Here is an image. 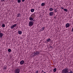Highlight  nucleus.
I'll list each match as a JSON object with an SVG mask.
<instances>
[{
    "label": "nucleus",
    "mask_w": 73,
    "mask_h": 73,
    "mask_svg": "<svg viewBox=\"0 0 73 73\" xmlns=\"http://www.w3.org/2000/svg\"><path fill=\"white\" fill-rule=\"evenodd\" d=\"M54 9L55 13H56V12H57L58 10H57V8H56L55 9Z\"/></svg>",
    "instance_id": "nucleus-17"
},
{
    "label": "nucleus",
    "mask_w": 73,
    "mask_h": 73,
    "mask_svg": "<svg viewBox=\"0 0 73 73\" xmlns=\"http://www.w3.org/2000/svg\"><path fill=\"white\" fill-rule=\"evenodd\" d=\"M25 0H22V2H24L25 1Z\"/></svg>",
    "instance_id": "nucleus-28"
},
{
    "label": "nucleus",
    "mask_w": 73,
    "mask_h": 73,
    "mask_svg": "<svg viewBox=\"0 0 73 73\" xmlns=\"http://www.w3.org/2000/svg\"><path fill=\"white\" fill-rule=\"evenodd\" d=\"M43 70H42V72H43Z\"/></svg>",
    "instance_id": "nucleus-37"
},
{
    "label": "nucleus",
    "mask_w": 73,
    "mask_h": 73,
    "mask_svg": "<svg viewBox=\"0 0 73 73\" xmlns=\"http://www.w3.org/2000/svg\"><path fill=\"white\" fill-rule=\"evenodd\" d=\"M70 73H73V71H72L71 72H69Z\"/></svg>",
    "instance_id": "nucleus-31"
},
{
    "label": "nucleus",
    "mask_w": 73,
    "mask_h": 73,
    "mask_svg": "<svg viewBox=\"0 0 73 73\" xmlns=\"http://www.w3.org/2000/svg\"><path fill=\"white\" fill-rule=\"evenodd\" d=\"M49 16H53V15H54V12H50L49 13Z\"/></svg>",
    "instance_id": "nucleus-4"
},
{
    "label": "nucleus",
    "mask_w": 73,
    "mask_h": 73,
    "mask_svg": "<svg viewBox=\"0 0 73 73\" xmlns=\"http://www.w3.org/2000/svg\"><path fill=\"white\" fill-rule=\"evenodd\" d=\"M54 18L55 19H56V17H54Z\"/></svg>",
    "instance_id": "nucleus-34"
},
{
    "label": "nucleus",
    "mask_w": 73,
    "mask_h": 73,
    "mask_svg": "<svg viewBox=\"0 0 73 73\" xmlns=\"http://www.w3.org/2000/svg\"><path fill=\"white\" fill-rule=\"evenodd\" d=\"M17 17H19L21 16V14H20L17 13Z\"/></svg>",
    "instance_id": "nucleus-11"
},
{
    "label": "nucleus",
    "mask_w": 73,
    "mask_h": 73,
    "mask_svg": "<svg viewBox=\"0 0 73 73\" xmlns=\"http://www.w3.org/2000/svg\"><path fill=\"white\" fill-rule=\"evenodd\" d=\"M2 27H5V24H3L2 25Z\"/></svg>",
    "instance_id": "nucleus-22"
},
{
    "label": "nucleus",
    "mask_w": 73,
    "mask_h": 73,
    "mask_svg": "<svg viewBox=\"0 0 73 73\" xmlns=\"http://www.w3.org/2000/svg\"><path fill=\"white\" fill-rule=\"evenodd\" d=\"M62 73H68L69 72V69L68 68H65L62 71Z\"/></svg>",
    "instance_id": "nucleus-1"
},
{
    "label": "nucleus",
    "mask_w": 73,
    "mask_h": 73,
    "mask_svg": "<svg viewBox=\"0 0 73 73\" xmlns=\"http://www.w3.org/2000/svg\"><path fill=\"white\" fill-rule=\"evenodd\" d=\"M36 73H38V71H36Z\"/></svg>",
    "instance_id": "nucleus-30"
},
{
    "label": "nucleus",
    "mask_w": 73,
    "mask_h": 73,
    "mask_svg": "<svg viewBox=\"0 0 73 73\" xmlns=\"http://www.w3.org/2000/svg\"><path fill=\"white\" fill-rule=\"evenodd\" d=\"M32 56H33V57H35V56H36V54L35 52L33 53L32 54Z\"/></svg>",
    "instance_id": "nucleus-12"
},
{
    "label": "nucleus",
    "mask_w": 73,
    "mask_h": 73,
    "mask_svg": "<svg viewBox=\"0 0 73 73\" xmlns=\"http://www.w3.org/2000/svg\"><path fill=\"white\" fill-rule=\"evenodd\" d=\"M56 70H57V68H54L53 69V72H56Z\"/></svg>",
    "instance_id": "nucleus-16"
},
{
    "label": "nucleus",
    "mask_w": 73,
    "mask_h": 73,
    "mask_svg": "<svg viewBox=\"0 0 73 73\" xmlns=\"http://www.w3.org/2000/svg\"><path fill=\"white\" fill-rule=\"evenodd\" d=\"M70 27V25H69V23H67L66 25V28H68V27Z\"/></svg>",
    "instance_id": "nucleus-6"
},
{
    "label": "nucleus",
    "mask_w": 73,
    "mask_h": 73,
    "mask_svg": "<svg viewBox=\"0 0 73 73\" xmlns=\"http://www.w3.org/2000/svg\"><path fill=\"white\" fill-rule=\"evenodd\" d=\"M50 48H51V49H53V47L52 46H50Z\"/></svg>",
    "instance_id": "nucleus-29"
},
{
    "label": "nucleus",
    "mask_w": 73,
    "mask_h": 73,
    "mask_svg": "<svg viewBox=\"0 0 73 73\" xmlns=\"http://www.w3.org/2000/svg\"><path fill=\"white\" fill-rule=\"evenodd\" d=\"M31 16L33 19H34L35 17V14H33L31 15Z\"/></svg>",
    "instance_id": "nucleus-5"
},
{
    "label": "nucleus",
    "mask_w": 73,
    "mask_h": 73,
    "mask_svg": "<svg viewBox=\"0 0 73 73\" xmlns=\"http://www.w3.org/2000/svg\"><path fill=\"white\" fill-rule=\"evenodd\" d=\"M35 19H34L33 20V21H32L33 22H35Z\"/></svg>",
    "instance_id": "nucleus-27"
},
{
    "label": "nucleus",
    "mask_w": 73,
    "mask_h": 73,
    "mask_svg": "<svg viewBox=\"0 0 73 73\" xmlns=\"http://www.w3.org/2000/svg\"><path fill=\"white\" fill-rule=\"evenodd\" d=\"M50 11H53V9L52 8H50L49 9Z\"/></svg>",
    "instance_id": "nucleus-14"
},
{
    "label": "nucleus",
    "mask_w": 73,
    "mask_h": 73,
    "mask_svg": "<svg viewBox=\"0 0 73 73\" xmlns=\"http://www.w3.org/2000/svg\"><path fill=\"white\" fill-rule=\"evenodd\" d=\"M6 67H5V69H6Z\"/></svg>",
    "instance_id": "nucleus-36"
},
{
    "label": "nucleus",
    "mask_w": 73,
    "mask_h": 73,
    "mask_svg": "<svg viewBox=\"0 0 73 73\" xmlns=\"http://www.w3.org/2000/svg\"><path fill=\"white\" fill-rule=\"evenodd\" d=\"M1 1H2L3 2V1H5V0H2Z\"/></svg>",
    "instance_id": "nucleus-33"
},
{
    "label": "nucleus",
    "mask_w": 73,
    "mask_h": 73,
    "mask_svg": "<svg viewBox=\"0 0 73 73\" xmlns=\"http://www.w3.org/2000/svg\"><path fill=\"white\" fill-rule=\"evenodd\" d=\"M8 51L9 52H11V49H8Z\"/></svg>",
    "instance_id": "nucleus-23"
},
{
    "label": "nucleus",
    "mask_w": 73,
    "mask_h": 73,
    "mask_svg": "<svg viewBox=\"0 0 73 73\" xmlns=\"http://www.w3.org/2000/svg\"><path fill=\"white\" fill-rule=\"evenodd\" d=\"M1 32V31L0 30V33Z\"/></svg>",
    "instance_id": "nucleus-38"
},
{
    "label": "nucleus",
    "mask_w": 73,
    "mask_h": 73,
    "mask_svg": "<svg viewBox=\"0 0 73 73\" xmlns=\"http://www.w3.org/2000/svg\"><path fill=\"white\" fill-rule=\"evenodd\" d=\"M23 64H24V60H22L20 62V64H21V65H23Z\"/></svg>",
    "instance_id": "nucleus-8"
},
{
    "label": "nucleus",
    "mask_w": 73,
    "mask_h": 73,
    "mask_svg": "<svg viewBox=\"0 0 73 73\" xmlns=\"http://www.w3.org/2000/svg\"><path fill=\"white\" fill-rule=\"evenodd\" d=\"M64 11H65V12H67V11H68V9H64Z\"/></svg>",
    "instance_id": "nucleus-19"
},
{
    "label": "nucleus",
    "mask_w": 73,
    "mask_h": 73,
    "mask_svg": "<svg viewBox=\"0 0 73 73\" xmlns=\"http://www.w3.org/2000/svg\"><path fill=\"white\" fill-rule=\"evenodd\" d=\"M50 39L48 38V39H47V40H46V41H47V42H50Z\"/></svg>",
    "instance_id": "nucleus-20"
},
{
    "label": "nucleus",
    "mask_w": 73,
    "mask_h": 73,
    "mask_svg": "<svg viewBox=\"0 0 73 73\" xmlns=\"http://www.w3.org/2000/svg\"><path fill=\"white\" fill-rule=\"evenodd\" d=\"M35 11V9H31V12H33Z\"/></svg>",
    "instance_id": "nucleus-18"
},
{
    "label": "nucleus",
    "mask_w": 73,
    "mask_h": 73,
    "mask_svg": "<svg viewBox=\"0 0 73 73\" xmlns=\"http://www.w3.org/2000/svg\"><path fill=\"white\" fill-rule=\"evenodd\" d=\"M17 1L19 3H20L21 2V0H18Z\"/></svg>",
    "instance_id": "nucleus-25"
},
{
    "label": "nucleus",
    "mask_w": 73,
    "mask_h": 73,
    "mask_svg": "<svg viewBox=\"0 0 73 73\" xmlns=\"http://www.w3.org/2000/svg\"><path fill=\"white\" fill-rule=\"evenodd\" d=\"M35 54L36 55V56H37V55H38L39 54H40V52H39V51H37L35 52Z\"/></svg>",
    "instance_id": "nucleus-7"
},
{
    "label": "nucleus",
    "mask_w": 73,
    "mask_h": 73,
    "mask_svg": "<svg viewBox=\"0 0 73 73\" xmlns=\"http://www.w3.org/2000/svg\"><path fill=\"white\" fill-rule=\"evenodd\" d=\"M41 5L42 7L44 6L45 5V3H42Z\"/></svg>",
    "instance_id": "nucleus-15"
},
{
    "label": "nucleus",
    "mask_w": 73,
    "mask_h": 73,
    "mask_svg": "<svg viewBox=\"0 0 73 73\" xmlns=\"http://www.w3.org/2000/svg\"><path fill=\"white\" fill-rule=\"evenodd\" d=\"M70 72H72V71L70 70Z\"/></svg>",
    "instance_id": "nucleus-35"
},
{
    "label": "nucleus",
    "mask_w": 73,
    "mask_h": 73,
    "mask_svg": "<svg viewBox=\"0 0 73 73\" xmlns=\"http://www.w3.org/2000/svg\"><path fill=\"white\" fill-rule=\"evenodd\" d=\"M68 73H70L69 72H68Z\"/></svg>",
    "instance_id": "nucleus-39"
},
{
    "label": "nucleus",
    "mask_w": 73,
    "mask_h": 73,
    "mask_svg": "<svg viewBox=\"0 0 73 73\" xmlns=\"http://www.w3.org/2000/svg\"><path fill=\"white\" fill-rule=\"evenodd\" d=\"M3 36V33H0V37L1 38Z\"/></svg>",
    "instance_id": "nucleus-10"
},
{
    "label": "nucleus",
    "mask_w": 73,
    "mask_h": 73,
    "mask_svg": "<svg viewBox=\"0 0 73 73\" xmlns=\"http://www.w3.org/2000/svg\"><path fill=\"white\" fill-rule=\"evenodd\" d=\"M14 27V26H13V25L11 26V29H13V28Z\"/></svg>",
    "instance_id": "nucleus-26"
},
{
    "label": "nucleus",
    "mask_w": 73,
    "mask_h": 73,
    "mask_svg": "<svg viewBox=\"0 0 73 73\" xmlns=\"http://www.w3.org/2000/svg\"><path fill=\"white\" fill-rule=\"evenodd\" d=\"M13 26L14 27H16V26L17 25V24H15L14 25H13Z\"/></svg>",
    "instance_id": "nucleus-24"
},
{
    "label": "nucleus",
    "mask_w": 73,
    "mask_h": 73,
    "mask_svg": "<svg viewBox=\"0 0 73 73\" xmlns=\"http://www.w3.org/2000/svg\"><path fill=\"white\" fill-rule=\"evenodd\" d=\"M18 33L19 35H21V34H22V31H18Z\"/></svg>",
    "instance_id": "nucleus-9"
},
{
    "label": "nucleus",
    "mask_w": 73,
    "mask_h": 73,
    "mask_svg": "<svg viewBox=\"0 0 73 73\" xmlns=\"http://www.w3.org/2000/svg\"><path fill=\"white\" fill-rule=\"evenodd\" d=\"M42 31H43V30H45V27H42Z\"/></svg>",
    "instance_id": "nucleus-21"
},
{
    "label": "nucleus",
    "mask_w": 73,
    "mask_h": 73,
    "mask_svg": "<svg viewBox=\"0 0 73 73\" xmlns=\"http://www.w3.org/2000/svg\"><path fill=\"white\" fill-rule=\"evenodd\" d=\"M20 70L19 68H17L15 70V73H20Z\"/></svg>",
    "instance_id": "nucleus-2"
},
{
    "label": "nucleus",
    "mask_w": 73,
    "mask_h": 73,
    "mask_svg": "<svg viewBox=\"0 0 73 73\" xmlns=\"http://www.w3.org/2000/svg\"><path fill=\"white\" fill-rule=\"evenodd\" d=\"M33 20V18H32V17H30L29 18V20L30 21H32Z\"/></svg>",
    "instance_id": "nucleus-13"
},
{
    "label": "nucleus",
    "mask_w": 73,
    "mask_h": 73,
    "mask_svg": "<svg viewBox=\"0 0 73 73\" xmlns=\"http://www.w3.org/2000/svg\"><path fill=\"white\" fill-rule=\"evenodd\" d=\"M34 23L32 21H29V27H32Z\"/></svg>",
    "instance_id": "nucleus-3"
},
{
    "label": "nucleus",
    "mask_w": 73,
    "mask_h": 73,
    "mask_svg": "<svg viewBox=\"0 0 73 73\" xmlns=\"http://www.w3.org/2000/svg\"><path fill=\"white\" fill-rule=\"evenodd\" d=\"M61 8V9H64V8H63V7H62Z\"/></svg>",
    "instance_id": "nucleus-32"
}]
</instances>
